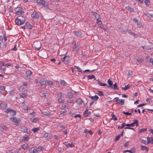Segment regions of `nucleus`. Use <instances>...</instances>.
Listing matches in <instances>:
<instances>
[{
  "instance_id": "f257e3e1",
  "label": "nucleus",
  "mask_w": 153,
  "mask_h": 153,
  "mask_svg": "<svg viewBox=\"0 0 153 153\" xmlns=\"http://www.w3.org/2000/svg\"><path fill=\"white\" fill-rule=\"evenodd\" d=\"M6 112L7 113H10L12 117L16 115V111L14 110H11L9 108L7 109Z\"/></svg>"
},
{
  "instance_id": "f03ea898",
  "label": "nucleus",
  "mask_w": 153,
  "mask_h": 153,
  "mask_svg": "<svg viewBox=\"0 0 153 153\" xmlns=\"http://www.w3.org/2000/svg\"><path fill=\"white\" fill-rule=\"evenodd\" d=\"M10 119L13 122L15 123V124L16 126H19V125L18 121L19 119L16 117H12L10 118Z\"/></svg>"
},
{
  "instance_id": "7ed1b4c3",
  "label": "nucleus",
  "mask_w": 153,
  "mask_h": 153,
  "mask_svg": "<svg viewBox=\"0 0 153 153\" xmlns=\"http://www.w3.org/2000/svg\"><path fill=\"white\" fill-rule=\"evenodd\" d=\"M34 45L35 48L36 50H39L41 47V44L40 42H37L34 43Z\"/></svg>"
},
{
  "instance_id": "20e7f679",
  "label": "nucleus",
  "mask_w": 153,
  "mask_h": 153,
  "mask_svg": "<svg viewBox=\"0 0 153 153\" xmlns=\"http://www.w3.org/2000/svg\"><path fill=\"white\" fill-rule=\"evenodd\" d=\"M31 17L33 19H38L39 17V15L36 11H35L31 15Z\"/></svg>"
},
{
  "instance_id": "39448f33",
  "label": "nucleus",
  "mask_w": 153,
  "mask_h": 153,
  "mask_svg": "<svg viewBox=\"0 0 153 153\" xmlns=\"http://www.w3.org/2000/svg\"><path fill=\"white\" fill-rule=\"evenodd\" d=\"M17 10H16V14L17 15H20L23 14L24 12L22 11V9L21 7H17L16 10L17 9Z\"/></svg>"
},
{
  "instance_id": "423d86ee",
  "label": "nucleus",
  "mask_w": 153,
  "mask_h": 153,
  "mask_svg": "<svg viewBox=\"0 0 153 153\" xmlns=\"http://www.w3.org/2000/svg\"><path fill=\"white\" fill-rule=\"evenodd\" d=\"M67 148L70 147L71 148H72L74 146V145L72 143L71 144L68 143V142H65L63 143Z\"/></svg>"
},
{
  "instance_id": "0eeeda50",
  "label": "nucleus",
  "mask_w": 153,
  "mask_h": 153,
  "mask_svg": "<svg viewBox=\"0 0 153 153\" xmlns=\"http://www.w3.org/2000/svg\"><path fill=\"white\" fill-rule=\"evenodd\" d=\"M73 33L77 37H80L82 35V33L78 31H74Z\"/></svg>"
},
{
  "instance_id": "6e6552de",
  "label": "nucleus",
  "mask_w": 153,
  "mask_h": 153,
  "mask_svg": "<svg viewBox=\"0 0 153 153\" xmlns=\"http://www.w3.org/2000/svg\"><path fill=\"white\" fill-rule=\"evenodd\" d=\"M16 24L18 25H20L23 23H22V22L19 19V18H17L15 21Z\"/></svg>"
},
{
  "instance_id": "1a4fd4ad",
  "label": "nucleus",
  "mask_w": 153,
  "mask_h": 153,
  "mask_svg": "<svg viewBox=\"0 0 153 153\" xmlns=\"http://www.w3.org/2000/svg\"><path fill=\"white\" fill-rule=\"evenodd\" d=\"M39 82L42 86L46 85V79L44 78L42 79L39 81Z\"/></svg>"
},
{
  "instance_id": "9d476101",
  "label": "nucleus",
  "mask_w": 153,
  "mask_h": 153,
  "mask_svg": "<svg viewBox=\"0 0 153 153\" xmlns=\"http://www.w3.org/2000/svg\"><path fill=\"white\" fill-rule=\"evenodd\" d=\"M43 137L47 138V139H50L52 138V136L50 134L46 133L44 134Z\"/></svg>"
},
{
  "instance_id": "9b49d317",
  "label": "nucleus",
  "mask_w": 153,
  "mask_h": 153,
  "mask_svg": "<svg viewBox=\"0 0 153 153\" xmlns=\"http://www.w3.org/2000/svg\"><path fill=\"white\" fill-rule=\"evenodd\" d=\"M21 128L22 132L27 133H28L29 131H28V130L26 127L23 126H22Z\"/></svg>"
},
{
  "instance_id": "f8f14e48",
  "label": "nucleus",
  "mask_w": 153,
  "mask_h": 153,
  "mask_svg": "<svg viewBox=\"0 0 153 153\" xmlns=\"http://www.w3.org/2000/svg\"><path fill=\"white\" fill-rule=\"evenodd\" d=\"M147 142L146 144H148L149 143L153 144V138L152 137H147Z\"/></svg>"
},
{
  "instance_id": "ddd939ff",
  "label": "nucleus",
  "mask_w": 153,
  "mask_h": 153,
  "mask_svg": "<svg viewBox=\"0 0 153 153\" xmlns=\"http://www.w3.org/2000/svg\"><path fill=\"white\" fill-rule=\"evenodd\" d=\"M108 84L109 85V86H107L108 88H113V82H112L110 80V79H109L108 80Z\"/></svg>"
},
{
  "instance_id": "4468645a",
  "label": "nucleus",
  "mask_w": 153,
  "mask_h": 153,
  "mask_svg": "<svg viewBox=\"0 0 153 153\" xmlns=\"http://www.w3.org/2000/svg\"><path fill=\"white\" fill-rule=\"evenodd\" d=\"M7 106V105L5 102H2L0 104V107L2 109H4Z\"/></svg>"
},
{
  "instance_id": "2eb2a0df",
  "label": "nucleus",
  "mask_w": 153,
  "mask_h": 153,
  "mask_svg": "<svg viewBox=\"0 0 153 153\" xmlns=\"http://www.w3.org/2000/svg\"><path fill=\"white\" fill-rule=\"evenodd\" d=\"M5 87L4 86H0V93L3 94L4 92L5 91Z\"/></svg>"
},
{
  "instance_id": "dca6fc26",
  "label": "nucleus",
  "mask_w": 153,
  "mask_h": 153,
  "mask_svg": "<svg viewBox=\"0 0 153 153\" xmlns=\"http://www.w3.org/2000/svg\"><path fill=\"white\" fill-rule=\"evenodd\" d=\"M25 26L27 28L31 29L32 28V26L28 22H27L25 24Z\"/></svg>"
},
{
  "instance_id": "f3484780",
  "label": "nucleus",
  "mask_w": 153,
  "mask_h": 153,
  "mask_svg": "<svg viewBox=\"0 0 153 153\" xmlns=\"http://www.w3.org/2000/svg\"><path fill=\"white\" fill-rule=\"evenodd\" d=\"M18 18L22 22V23H24L25 20V17L23 16H19Z\"/></svg>"
},
{
  "instance_id": "a211bd4d",
  "label": "nucleus",
  "mask_w": 153,
  "mask_h": 153,
  "mask_svg": "<svg viewBox=\"0 0 153 153\" xmlns=\"http://www.w3.org/2000/svg\"><path fill=\"white\" fill-rule=\"evenodd\" d=\"M76 102L77 104L80 105L83 102V101L81 99L78 98L76 100Z\"/></svg>"
},
{
  "instance_id": "6ab92c4d",
  "label": "nucleus",
  "mask_w": 153,
  "mask_h": 153,
  "mask_svg": "<svg viewBox=\"0 0 153 153\" xmlns=\"http://www.w3.org/2000/svg\"><path fill=\"white\" fill-rule=\"evenodd\" d=\"M117 103L121 105H123L124 104V100L119 99L118 101H117Z\"/></svg>"
},
{
  "instance_id": "aec40b11",
  "label": "nucleus",
  "mask_w": 153,
  "mask_h": 153,
  "mask_svg": "<svg viewBox=\"0 0 153 153\" xmlns=\"http://www.w3.org/2000/svg\"><path fill=\"white\" fill-rule=\"evenodd\" d=\"M30 120L33 122L36 123L39 120V119L38 117L33 118V117L30 119Z\"/></svg>"
},
{
  "instance_id": "412c9836",
  "label": "nucleus",
  "mask_w": 153,
  "mask_h": 153,
  "mask_svg": "<svg viewBox=\"0 0 153 153\" xmlns=\"http://www.w3.org/2000/svg\"><path fill=\"white\" fill-rule=\"evenodd\" d=\"M89 97L93 100H97L99 99L97 95H95L94 96H90Z\"/></svg>"
},
{
  "instance_id": "4be33fe9",
  "label": "nucleus",
  "mask_w": 153,
  "mask_h": 153,
  "mask_svg": "<svg viewBox=\"0 0 153 153\" xmlns=\"http://www.w3.org/2000/svg\"><path fill=\"white\" fill-rule=\"evenodd\" d=\"M22 148L24 149H26L28 148V144L27 143L24 144L21 146Z\"/></svg>"
},
{
  "instance_id": "5701e85b",
  "label": "nucleus",
  "mask_w": 153,
  "mask_h": 153,
  "mask_svg": "<svg viewBox=\"0 0 153 153\" xmlns=\"http://www.w3.org/2000/svg\"><path fill=\"white\" fill-rule=\"evenodd\" d=\"M140 147L141 148V149L143 151L145 150L147 151H149V148L146 146L141 145Z\"/></svg>"
},
{
  "instance_id": "b1692460",
  "label": "nucleus",
  "mask_w": 153,
  "mask_h": 153,
  "mask_svg": "<svg viewBox=\"0 0 153 153\" xmlns=\"http://www.w3.org/2000/svg\"><path fill=\"white\" fill-rule=\"evenodd\" d=\"M73 97V94L71 92H69L66 95V97L67 98H72Z\"/></svg>"
},
{
  "instance_id": "393cba45",
  "label": "nucleus",
  "mask_w": 153,
  "mask_h": 153,
  "mask_svg": "<svg viewBox=\"0 0 153 153\" xmlns=\"http://www.w3.org/2000/svg\"><path fill=\"white\" fill-rule=\"evenodd\" d=\"M29 139V137H28V136H27V135H26L25 137H24L23 138H22V139H20V141H27Z\"/></svg>"
},
{
  "instance_id": "a878e982",
  "label": "nucleus",
  "mask_w": 153,
  "mask_h": 153,
  "mask_svg": "<svg viewBox=\"0 0 153 153\" xmlns=\"http://www.w3.org/2000/svg\"><path fill=\"white\" fill-rule=\"evenodd\" d=\"M40 129L39 128H35L33 127L32 129V130L33 132L34 133H35L39 131Z\"/></svg>"
},
{
  "instance_id": "bb28decb",
  "label": "nucleus",
  "mask_w": 153,
  "mask_h": 153,
  "mask_svg": "<svg viewBox=\"0 0 153 153\" xmlns=\"http://www.w3.org/2000/svg\"><path fill=\"white\" fill-rule=\"evenodd\" d=\"M131 87V85H125L124 88L122 87V89L124 91H126L129 88Z\"/></svg>"
},
{
  "instance_id": "cd10ccee",
  "label": "nucleus",
  "mask_w": 153,
  "mask_h": 153,
  "mask_svg": "<svg viewBox=\"0 0 153 153\" xmlns=\"http://www.w3.org/2000/svg\"><path fill=\"white\" fill-rule=\"evenodd\" d=\"M126 9L128 10L129 11L131 12H134V10L133 8H132L131 7L129 6H128L126 7Z\"/></svg>"
},
{
  "instance_id": "c85d7f7f",
  "label": "nucleus",
  "mask_w": 153,
  "mask_h": 153,
  "mask_svg": "<svg viewBox=\"0 0 153 153\" xmlns=\"http://www.w3.org/2000/svg\"><path fill=\"white\" fill-rule=\"evenodd\" d=\"M97 81H98V85H100L101 86H107V84L106 83H102L100 81L98 80H97Z\"/></svg>"
},
{
  "instance_id": "c756f323",
  "label": "nucleus",
  "mask_w": 153,
  "mask_h": 153,
  "mask_svg": "<svg viewBox=\"0 0 153 153\" xmlns=\"http://www.w3.org/2000/svg\"><path fill=\"white\" fill-rule=\"evenodd\" d=\"M93 15L95 17L96 19H100V15L96 13H94Z\"/></svg>"
},
{
  "instance_id": "7c9ffc66",
  "label": "nucleus",
  "mask_w": 153,
  "mask_h": 153,
  "mask_svg": "<svg viewBox=\"0 0 153 153\" xmlns=\"http://www.w3.org/2000/svg\"><path fill=\"white\" fill-rule=\"evenodd\" d=\"M44 7L45 8V9H47L48 8V4L47 2L44 1V2L43 3V4H42Z\"/></svg>"
},
{
  "instance_id": "2f4dec72",
  "label": "nucleus",
  "mask_w": 153,
  "mask_h": 153,
  "mask_svg": "<svg viewBox=\"0 0 153 153\" xmlns=\"http://www.w3.org/2000/svg\"><path fill=\"white\" fill-rule=\"evenodd\" d=\"M36 2L39 5H42L43 4L44 0H35Z\"/></svg>"
},
{
  "instance_id": "473e14b6",
  "label": "nucleus",
  "mask_w": 153,
  "mask_h": 153,
  "mask_svg": "<svg viewBox=\"0 0 153 153\" xmlns=\"http://www.w3.org/2000/svg\"><path fill=\"white\" fill-rule=\"evenodd\" d=\"M146 59L149 62H152V63L153 62V59L151 58L150 56H147Z\"/></svg>"
},
{
  "instance_id": "72a5a7b5",
  "label": "nucleus",
  "mask_w": 153,
  "mask_h": 153,
  "mask_svg": "<svg viewBox=\"0 0 153 153\" xmlns=\"http://www.w3.org/2000/svg\"><path fill=\"white\" fill-rule=\"evenodd\" d=\"M65 63H68V62L70 60V57L68 56H65Z\"/></svg>"
},
{
  "instance_id": "f704fd0d",
  "label": "nucleus",
  "mask_w": 153,
  "mask_h": 153,
  "mask_svg": "<svg viewBox=\"0 0 153 153\" xmlns=\"http://www.w3.org/2000/svg\"><path fill=\"white\" fill-rule=\"evenodd\" d=\"M72 116L73 117H74L75 118L79 117L80 118H81V116L80 114H76L75 113H73L72 114Z\"/></svg>"
},
{
  "instance_id": "c9c22d12",
  "label": "nucleus",
  "mask_w": 153,
  "mask_h": 153,
  "mask_svg": "<svg viewBox=\"0 0 153 153\" xmlns=\"http://www.w3.org/2000/svg\"><path fill=\"white\" fill-rule=\"evenodd\" d=\"M87 76L88 77V79L94 78L95 80H96V79H95V76L94 75H87Z\"/></svg>"
},
{
  "instance_id": "e433bc0d",
  "label": "nucleus",
  "mask_w": 153,
  "mask_h": 153,
  "mask_svg": "<svg viewBox=\"0 0 153 153\" xmlns=\"http://www.w3.org/2000/svg\"><path fill=\"white\" fill-rule=\"evenodd\" d=\"M66 112V111L64 109H62L60 111V113L62 114H65Z\"/></svg>"
},
{
  "instance_id": "4c0bfd02",
  "label": "nucleus",
  "mask_w": 153,
  "mask_h": 153,
  "mask_svg": "<svg viewBox=\"0 0 153 153\" xmlns=\"http://www.w3.org/2000/svg\"><path fill=\"white\" fill-rule=\"evenodd\" d=\"M97 94L99 96H104V94L102 91H97Z\"/></svg>"
},
{
  "instance_id": "58836bf2",
  "label": "nucleus",
  "mask_w": 153,
  "mask_h": 153,
  "mask_svg": "<svg viewBox=\"0 0 153 153\" xmlns=\"http://www.w3.org/2000/svg\"><path fill=\"white\" fill-rule=\"evenodd\" d=\"M113 88L114 90H118V88L117 87V85L116 83H115L114 85H113Z\"/></svg>"
},
{
  "instance_id": "ea45409f",
  "label": "nucleus",
  "mask_w": 153,
  "mask_h": 153,
  "mask_svg": "<svg viewBox=\"0 0 153 153\" xmlns=\"http://www.w3.org/2000/svg\"><path fill=\"white\" fill-rule=\"evenodd\" d=\"M42 114L45 115H49L51 114V113L49 111H47L46 112H42Z\"/></svg>"
},
{
  "instance_id": "a19ab883",
  "label": "nucleus",
  "mask_w": 153,
  "mask_h": 153,
  "mask_svg": "<svg viewBox=\"0 0 153 153\" xmlns=\"http://www.w3.org/2000/svg\"><path fill=\"white\" fill-rule=\"evenodd\" d=\"M33 148H30V149H29V151L30 152V153H35L36 152V149H33L32 150V149Z\"/></svg>"
},
{
  "instance_id": "79ce46f5",
  "label": "nucleus",
  "mask_w": 153,
  "mask_h": 153,
  "mask_svg": "<svg viewBox=\"0 0 153 153\" xmlns=\"http://www.w3.org/2000/svg\"><path fill=\"white\" fill-rule=\"evenodd\" d=\"M146 16L149 17H152V15L149 12H146L145 13Z\"/></svg>"
},
{
  "instance_id": "37998d69",
  "label": "nucleus",
  "mask_w": 153,
  "mask_h": 153,
  "mask_svg": "<svg viewBox=\"0 0 153 153\" xmlns=\"http://www.w3.org/2000/svg\"><path fill=\"white\" fill-rule=\"evenodd\" d=\"M53 82L51 81H48L46 80V85H53Z\"/></svg>"
},
{
  "instance_id": "c03bdc74",
  "label": "nucleus",
  "mask_w": 153,
  "mask_h": 153,
  "mask_svg": "<svg viewBox=\"0 0 153 153\" xmlns=\"http://www.w3.org/2000/svg\"><path fill=\"white\" fill-rule=\"evenodd\" d=\"M147 130V128H142L141 129H140V130H139V133H141V132H143L144 131H146Z\"/></svg>"
},
{
  "instance_id": "a18cd8bd",
  "label": "nucleus",
  "mask_w": 153,
  "mask_h": 153,
  "mask_svg": "<svg viewBox=\"0 0 153 153\" xmlns=\"http://www.w3.org/2000/svg\"><path fill=\"white\" fill-rule=\"evenodd\" d=\"M80 47L79 46L75 47L73 50V51L74 52H77Z\"/></svg>"
},
{
  "instance_id": "49530a36",
  "label": "nucleus",
  "mask_w": 153,
  "mask_h": 153,
  "mask_svg": "<svg viewBox=\"0 0 153 153\" xmlns=\"http://www.w3.org/2000/svg\"><path fill=\"white\" fill-rule=\"evenodd\" d=\"M88 109H87L84 112V116H85L86 117L88 116Z\"/></svg>"
},
{
  "instance_id": "de8ad7c7",
  "label": "nucleus",
  "mask_w": 153,
  "mask_h": 153,
  "mask_svg": "<svg viewBox=\"0 0 153 153\" xmlns=\"http://www.w3.org/2000/svg\"><path fill=\"white\" fill-rule=\"evenodd\" d=\"M25 79L28 80H30L31 79V77L30 76L27 75L25 77Z\"/></svg>"
},
{
  "instance_id": "09e8293b",
  "label": "nucleus",
  "mask_w": 153,
  "mask_h": 153,
  "mask_svg": "<svg viewBox=\"0 0 153 153\" xmlns=\"http://www.w3.org/2000/svg\"><path fill=\"white\" fill-rule=\"evenodd\" d=\"M0 127H1L2 129L5 131L7 130L8 129V128L7 127V126L5 125Z\"/></svg>"
},
{
  "instance_id": "8fccbe9b",
  "label": "nucleus",
  "mask_w": 153,
  "mask_h": 153,
  "mask_svg": "<svg viewBox=\"0 0 153 153\" xmlns=\"http://www.w3.org/2000/svg\"><path fill=\"white\" fill-rule=\"evenodd\" d=\"M144 3L147 6L149 5V0H145Z\"/></svg>"
},
{
  "instance_id": "3c124183",
  "label": "nucleus",
  "mask_w": 153,
  "mask_h": 153,
  "mask_svg": "<svg viewBox=\"0 0 153 153\" xmlns=\"http://www.w3.org/2000/svg\"><path fill=\"white\" fill-rule=\"evenodd\" d=\"M74 67L78 70V71L82 72V70L79 67L76 66H74Z\"/></svg>"
},
{
  "instance_id": "603ef678",
  "label": "nucleus",
  "mask_w": 153,
  "mask_h": 153,
  "mask_svg": "<svg viewBox=\"0 0 153 153\" xmlns=\"http://www.w3.org/2000/svg\"><path fill=\"white\" fill-rule=\"evenodd\" d=\"M32 72L30 71H28L26 72L27 75L30 76L32 74Z\"/></svg>"
},
{
  "instance_id": "864d4df0",
  "label": "nucleus",
  "mask_w": 153,
  "mask_h": 153,
  "mask_svg": "<svg viewBox=\"0 0 153 153\" xmlns=\"http://www.w3.org/2000/svg\"><path fill=\"white\" fill-rule=\"evenodd\" d=\"M140 140L142 143H144L145 145H147L146 144V143H147V142L146 140H144L143 139H140Z\"/></svg>"
},
{
  "instance_id": "5fc2aeb1",
  "label": "nucleus",
  "mask_w": 153,
  "mask_h": 153,
  "mask_svg": "<svg viewBox=\"0 0 153 153\" xmlns=\"http://www.w3.org/2000/svg\"><path fill=\"white\" fill-rule=\"evenodd\" d=\"M42 150V147L39 146L36 149V151H40Z\"/></svg>"
},
{
  "instance_id": "6e6d98bb",
  "label": "nucleus",
  "mask_w": 153,
  "mask_h": 153,
  "mask_svg": "<svg viewBox=\"0 0 153 153\" xmlns=\"http://www.w3.org/2000/svg\"><path fill=\"white\" fill-rule=\"evenodd\" d=\"M120 137L121 136H120V135L117 136L116 137L115 141H117L118 140H119V139L120 138Z\"/></svg>"
},
{
  "instance_id": "4d7b16f0",
  "label": "nucleus",
  "mask_w": 153,
  "mask_h": 153,
  "mask_svg": "<svg viewBox=\"0 0 153 153\" xmlns=\"http://www.w3.org/2000/svg\"><path fill=\"white\" fill-rule=\"evenodd\" d=\"M123 113L124 114L126 115H130L131 114V113H129L128 112H125L124 111H123Z\"/></svg>"
},
{
  "instance_id": "13d9d810",
  "label": "nucleus",
  "mask_w": 153,
  "mask_h": 153,
  "mask_svg": "<svg viewBox=\"0 0 153 153\" xmlns=\"http://www.w3.org/2000/svg\"><path fill=\"white\" fill-rule=\"evenodd\" d=\"M137 61L139 63H141L143 61V60L140 58H138L137 59Z\"/></svg>"
},
{
  "instance_id": "bf43d9fd",
  "label": "nucleus",
  "mask_w": 153,
  "mask_h": 153,
  "mask_svg": "<svg viewBox=\"0 0 153 153\" xmlns=\"http://www.w3.org/2000/svg\"><path fill=\"white\" fill-rule=\"evenodd\" d=\"M126 126H128V127H129V126H130V127H133L134 126V125L132 123L131 124H126Z\"/></svg>"
},
{
  "instance_id": "052dcab7",
  "label": "nucleus",
  "mask_w": 153,
  "mask_h": 153,
  "mask_svg": "<svg viewBox=\"0 0 153 153\" xmlns=\"http://www.w3.org/2000/svg\"><path fill=\"white\" fill-rule=\"evenodd\" d=\"M129 152L130 153H133V152L131 150H126L123 151V152Z\"/></svg>"
},
{
  "instance_id": "680f3d73",
  "label": "nucleus",
  "mask_w": 153,
  "mask_h": 153,
  "mask_svg": "<svg viewBox=\"0 0 153 153\" xmlns=\"http://www.w3.org/2000/svg\"><path fill=\"white\" fill-rule=\"evenodd\" d=\"M20 96L21 97L24 98L26 96V94H25L22 93L20 94Z\"/></svg>"
},
{
  "instance_id": "e2e57ef3",
  "label": "nucleus",
  "mask_w": 153,
  "mask_h": 153,
  "mask_svg": "<svg viewBox=\"0 0 153 153\" xmlns=\"http://www.w3.org/2000/svg\"><path fill=\"white\" fill-rule=\"evenodd\" d=\"M134 122L132 123L134 125V126L135 124H136V123H137L138 122V121L137 120L134 119L133 120Z\"/></svg>"
},
{
  "instance_id": "0e129e2a",
  "label": "nucleus",
  "mask_w": 153,
  "mask_h": 153,
  "mask_svg": "<svg viewBox=\"0 0 153 153\" xmlns=\"http://www.w3.org/2000/svg\"><path fill=\"white\" fill-rule=\"evenodd\" d=\"M65 81L64 80H62L61 81L60 84H61V85H65Z\"/></svg>"
},
{
  "instance_id": "69168bd1",
  "label": "nucleus",
  "mask_w": 153,
  "mask_h": 153,
  "mask_svg": "<svg viewBox=\"0 0 153 153\" xmlns=\"http://www.w3.org/2000/svg\"><path fill=\"white\" fill-rule=\"evenodd\" d=\"M133 21L135 22V23L137 25H138V20L134 18L133 19Z\"/></svg>"
},
{
  "instance_id": "338daca9",
  "label": "nucleus",
  "mask_w": 153,
  "mask_h": 153,
  "mask_svg": "<svg viewBox=\"0 0 153 153\" xmlns=\"http://www.w3.org/2000/svg\"><path fill=\"white\" fill-rule=\"evenodd\" d=\"M126 124L125 123H123L122 125L120 127V129H122L125 126V125L126 126Z\"/></svg>"
},
{
  "instance_id": "774afa93",
  "label": "nucleus",
  "mask_w": 153,
  "mask_h": 153,
  "mask_svg": "<svg viewBox=\"0 0 153 153\" xmlns=\"http://www.w3.org/2000/svg\"><path fill=\"white\" fill-rule=\"evenodd\" d=\"M128 75L129 76H131V75L132 74V72L131 70H129L128 73Z\"/></svg>"
}]
</instances>
